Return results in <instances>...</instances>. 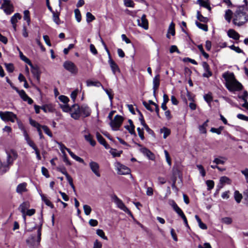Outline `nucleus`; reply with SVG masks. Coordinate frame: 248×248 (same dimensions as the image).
<instances>
[{"label":"nucleus","mask_w":248,"mask_h":248,"mask_svg":"<svg viewBox=\"0 0 248 248\" xmlns=\"http://www.w3.org/2000/svg\"><path fill=\"white\" fill-rule=\"evenodd\" d=\"M222 77L226 81V87L230 92L238 91L242 89V84L236 80L233 73L225 72L222 74Z\"/></svg>","instance_id":"obj_1"},{"label":"nucleus","mask_w":248,"mask_h":248,"mask_svg":"<svg viewBox=\"0 0 248 248\" xmlns=\"http://www.w3.org/2000/svg\"><path fill=\"white\" fill-rule=\"evenodd\" d=\"M6 153L7 155L6 162L2 163L0 161V171L3 173H5L9 170L10 166L13 164L14 161L17 157V153L13 150L6 151Z\"/></svg>","instance_id":"obj_2"},{"label":"nucleus","mask_w":248,"mask_h":248,"mask_svg":"<svg viewBox=\"0 0 248 248\" xmlns=\"http://www.w3.org/2000/svg\"><path fill=\"white\" fill-rule=\"evenodd\" d=\"M248 20V15L246 12L237 10L234 15L233 23L235 25L241 26L246 23Z\"/></svg>","instance_id":"obj_3"},{"label":"nucleus","mask_w":248,"mask_h":248,"mask_svg":"<svg viewBox=\"0 0 248 248\" xmlns=\"http://www.w3.org/2000/svg\"><path fill=\"white\" fill-rule=\"evenodd\" d=\"M111 199L116 204L118 208L124 211L130 216H132L131 211L126 207L123 201L119 199L115 194L111 196Z\"/></svg>","instance_id":"obj_4"},{"label":"nucleus","mask_w":248,"mask_h":248,"mask_svg":"<svg viewBox=\"0 0 248 248\" xmlns=\"http://www.w3.org/2000/svg\"><path fill=\"white\" fill-rule=\"evenodd\" d=\"M0 117L5 122L10 121L12 123H14L16 120H18L16 115L11 111L3 112L0 111Z\"/></svg>","instance_id":"obj_5"},{"label":"nucleus","mask_w":248,"mask_h":248,"mask_svg":"<svg viewBox=\"0 0 248 248\" xmlns=\"http://www.w3.org/2000/svg\"><path fill=\"white\" fill-rule=\"evenodd\" d=\"M123 122V118L119 115H116L113 120H111L110 125L113 130H118Z\"/></svg>","instance_id":"obj_6"},{"label":"nucleus","mask_w":248,"mask_h":248,"mask_svg":"<svg viewBox=\"0 0 248 248\" xmlns=\"http://www.w3.org/2000/svg\"><path fill=\"white\" fill-rule=\"evenodd\" d=\"M80 106L77 104H74L71 107V117L75 120H78L80 117Z\"/></svg>","instance_id":"obj_7"},{"label":"nucleus","mask_w":248,"mask_h":248,"mask_svg":"<svg viewBox=\"0 0 248 248\" xmlns=\"http://www.w3.org/2000/svg\"><path fill=\"white\" fill-rule=\"evenodd\" d=\"M114 166L117 173L120 175H126L130 172V170L127 167L121 164L119 162H115Z\"/></svg>","instance_id":"obj_8"},{"label":"nucleus","mask_w":248,"mask_h":248,"mask_svg":"<svg viewBox=\"0 0 248 248\" xmlns=\"http://www.w3.org/2000/svg\"><path fill=\"white\" fill-rule=\"evenodd\" d=\"M64 68L72 74L76 75L78 72L77 66L71 61H66L63 63Z\"/></svg>","instance_id":"obj_9"},{"label":"nucleus","mask_w":248,"mask_h":248,"mask_svg":"<svg viewBox=\"0 0 248 248\" xmlns=\"http://www.w3.org/2000/svg\"><path fill=\"white\" fill-rule=\"evenodd\" d=\"M5 13L7 15L11 14L14 11L13 6L11 4L9 0H3V2L1 5Z\"/></svg>","instance_id":"obj_10"},{"label":"nucleus","mask_w":248,"mask_h":248,"mask_svg":"<svg viewBox=\"0 0 248 248\" xmlns=\"http://www.w3.org/2000/svg\"><path fill=\"white\" fill-rule=\"evenodd\" d=\"M89 166L93 172L97 176L100 177L99 164L94 161H91L89 163Z\"/></svg>","instance_id":"obj_11"},{"label":"nucleus","mask_w":248,"mask_h":248,"mask_svg":"<svg viewBox=\"0 0 248 248\" xmlns=\"http://www.w3.org/2000/svg\"><path fill=\"white\" fill-rule=\"evenodd\" d=\"M80 117H87L91 115L92 110L91 108L86 104H82L80 106Z\"/></svg>","instance_id":"obj_12"},{"label":"nucleus","mask_w":248,"mask_h":248,"mask_svg":"<svg viewBox=\"0 0 248 248\" xmlns=\"http://www.w3.org/2000/svg\"><path fill=\"white\" fill-rule=\"evenodd\" d=\"M16 92L18 93L19 95L21 97V98L25 101H27L28 104H31L33 103V100L28 96V95L26 94V92L22 90H18L16 88H15Z\"/></svg>","instance_id":"obj_13"},{"label":"nucleus","mask_w":248,"mask_h":248,"mask_svg":"<svg viewBox=\"0 0 248 248\" xmlns=\"http://www.w3.org/2000/svg\"><path fill=\"white\" fill-rule=\"evenodd\" d=\"M109 58V60L108 61V62L110 65L112 72L114 75H116L117 72L120 73V70L117 64V63L111 58V56L110 55V57Z\"/></svg>","instance_id":"obj_14"},{"label":"nucleus","mask_w":248,"mask_h":248,"mask_svg":"<svg viewBox=\"0 0 248 248\" xmlns=\"http://www.w3.org/2000/svg\"><path fill=\"white\" fill-rule=\"evenodd\" d=\"M137 22L139 26L143 28L145 30L148 29V22L146 18L145 15H143L140 19L137 20Z\"/></svg>","instance_id":"obj_15"},{"label":"nucleus","mask_w":248,"mask_h":248,"mask_svg":"<svg viewBox=\"0 0 248 248\" xmlns=\"http://www.w3.org/2000/svg\"><path fill=\"white\" fill-rule=\"evenodd\" d=\"M202 67L204 70L202 75L203 77L208 78L212 76V72L210 71L209 65L206 62H202Z\"/></svg>","instance_id":"obj_16"},{"label":"nucleus","mask_w":248,"mask_h":248,"mask_svg":"<svg viewBox=\"0 0 248 248\" xmlns=\"http://www.w3.org/2000/svg\"><path fill=\"white\" fill-rule=\"evenodd\" d=\"M23 135L25 138V140H26L28 144L30 147H31L33 150H35L36 148H37V147L36 146L35 144L33 142V141L30 139L29 136L28 134L27 133L26 130L23 128Z\"/></svg>","instance_id":"obj_17"},{"label":"nucleus","mask_w":248,"mask_h":248,"mask_svg":"<svg viewBox=\"0 0 248 248\" xmlns=\"http://www.w3.org/2000/svg\"><path fill=\"white\" fill-rule=\"evenodd\" d=\"M27 184L23 182L18 184L16 188V192L19 194H22L23 193L27 191Z\"/></svg>","instance_id":"obj_18"},{"label":"nucleus","mask_w":248,"mask_h":248,"mask_svg":"<svg viewBox=\"0 0 248 248\" xmlns=\"http://www.w3.org/2000/svg\"><path fill=\"white\" fill-rule=\"evenodd\" d=\"M140 151L144 155H146L149 159L154 160L155 158L154 155L147 148L145 147H142L140 149Z\"/></svg>","instance_id":"obj_19"},{"label":"nucleus","mask_w":248,"mask_h":248,"mask_svg":"<svg viewBox=\"0 0 248 248\" xmlns=\"http://www.w3.org/2000/svg\"><path fill=\"white\" fill-rule=\"evenodd\" d=\"M170 205L172 207L173 209L177 213V214L180 217H182L183 215H185L182 209L177 205L176 203L174 201H171Z\"/></svg>","instance_id":"obj_20"},{"label":"nucleus","mask_w":248,"mask_h":248,"mask_svg":"<svg viewBox=\"0 0 248 248\" xmlns=\"http://www.w3.org/2000/svg\"><path fill=\"white\" fill-rule=\"evenodd\" d=\"M160 85V76L159 75H156L153 79V90L154 94H155L156 90L158 88Z\"/></svg>","instance_id":"obj_21"},{"label":"nucleus","mask_w":248,"mask_h":248,"mask_svg":"<svg viewBox=\"0 0 248 248\" xmlns=\"http://www.w3.org/2000/svg\"><path fill=\"white\" fill-rule=\"evenodd\" d=\"M227 34L230 38H232L235 40H238L240 38L239 33L233 29H230L228 31Z\"/></svg>","instance_id":"obj_22"},{"label":"nucleus","mask_w":248,"mask_h":248,"mask_svg":"<svg viewBox=\"0 0 248 248\" xmlns=\"http://www.w3.org/2000/svg\"><path fill=\"white\" fill-rule=\"evenodd\" d=\"M39 194L41 197L42 200L45 202V203L51 208H53L54 205L52 203L46 196L42 194L41 191L39 192Z\"/></svg>","instance_id":"obj_23"},{"label":"nucleus","mask_w":248,"mask_h":248,"mask_svg":"<svg viewBox=\"0 0 248 248\" xmlns=\"http://www.w3.org/2000/svg\"><path fill=\"white\" fill-rule=\"evenodd\" d=\"M129 125H125V128L126 129L131 135H135V126L133 124V122L131 120H128Z\"/></svg>","instance_id":"obj_24"},{"label":"nucleus","mask_w":248,"mask_h":248,"mask_svg":"<svg viewBox=\"0 0 248 248\" xmlns=\"http://www.w3.org/2000/svg\"><path fill=\"white\" fill-rule=\"evenodd\" d=\"M30 207V204L28 202H24L21 204L18 208V209L20 211L22 214L26 213V211L28 210Z\"/></svg>","instance_id":"obj_25"},{"label":"nucleus","mask_w":248,"mask_h":248,"mask_svg":"<svg viewBox=\"0 0 248 248\" xmlns=\"http://www.w3.org/2000/svg\"><path fill=\"white\" fill-rule=\"evenodd\" d=\"M84 138L92 146H94L95 145L96 142L93 140V136L90 133L85 135Z\"/></svg>","instance_id":"obj_26"},{"label":"nucleus","mask_w":248,"mask_h":248,"mask_svg":"<svg viewBox=\"0 0 248 248\" xmlns=\"http://www.w3.org/2000/svg\"><path fill=\"white\" fill-rule=\"evenodd\" d=\"M231 180L227 176H222L220 178L219 183L220 185L224 186L225 184H231Z\"/></svg>","instance_id":"obj_27"},{"label":"nucleus","mask_w":248,"mask_h":248,"mask_svg":"<svg viewBox=\"0 0 248 248\" xmlns=\"http://www.w3.org/2000/svg\"><path fill=\"white\" fill-rule=\"evenodd\" d=\"M226 159H227L224 157L219 156V157L215 158L213 162L217 165L224 164Z\"/></svg>","instance_id":"obj_28"},{"label":"nucleus","mask_w":248,"mask_h":248,"mask_svg":"<svg viewBox=\"0 0 248 248\" xmlns=\"http://www.w3.org/2000/svg\"><path fill=\"white\" fill-rule=\"evenodd\" d=\"M175 25L173 22H171L168 29V34L167 35V37L168 38H170V36L169 34H171L172 35H174L175 34V29H174Z\"/></svg>","instance_id":"obj_29"},{"label":"nucleus","mask_w":248,"mask_h":248,"mask_svg":"<svg viewBox=\"0 0 248 248\" xmlns=\"http://www.w3.org/2000/svg\"><path fill=\"white\" fill-rule=\"evenodd\" d=\"M18 50L19 51V57L24 62L28 64L29 65H31V61L27 58L25 56H24L23 53L20 50L19 48H17Z\"/></svg>","instance_id":"obj_30"},{"label":"nucleus","mask_w":248,"mask_h":248,"mask_svg":"<svg viewBox=\"0 0 248 248\" xmlns=\"http://www.w3.org/2000/svg\"><path fill=\"white\" fill-rule=\"evenodd\" d=\"M234 198L236 202L239 203L241 202L243 196L238 190H235L234 192Z\"/></svg>","instance_id":"obj_31"},{"label":"nucleus","mask_w":248,"mask_h":248,"mask_svg":"<svg viewBox=\"0 0 248 248\" xmlns=\"http://www.w3.org/2000/svg\"><path fill=\"white\" fill-rule=\"evenodd\" d=\"M21 18V15L19 13L15 14L13 16L11 17V22L12 24H15L16 23L18 20L20 19Z\"/></svg>","instance_id":"obj_32"},{"label":"nucleus","mask_w":248,"mask_h":248,"mask_svg":"<svg viewBox=\"0 0 248 248\" xmlns=\"http://www.w3.org/2000/svg\"><path fill=\"white\" fill-rule=\"evenodd\" d=\"M24 20L26 21L28 25H29L31 22L30 14L29 10H25L24 11Z\"/></svg>","instance_id":"obj_33"},{"label":"nucleus","mask_w":248,"mask_h":248,"mask_svg":"<svg viewBox=\"0 0 248 248\" xmlns=\"http://www.w3.org/2000/svg\"><path fill=\"white\" fill-rule=\"evenodd\" d=\"M198 2L201 6L208 9L209 10H211V7L207 1L204 0H198Z\"/></svg>","instance_id":"obj_34"},{"label":"nucleus","mask_w":248,"mask_h":248,"mask_svg":"<svg viewBox=\"0 0 248 248\" xmlns=\"http://www.w3.org/2000/svg\"><path fill=\"white\" fill-rule=\"evenodd\" d=\"M232 11L228 9L226 11L225 14V19L230 23L231 22L232 16Z\"/></svg>","instance_id":"obj_35"},{"label":"nucleus","mask_w":248,"mask_h":248,"mask_svg":"<svg viewBox=\"0 0 248 248\" xmlns=\"http://www.w3.org/2000/svg\"><path fill=\"white\" fill-rule=\"evenodd\" d=\"M31 67V72L32 74L36 77H39V72L38 67H34L33 64L31 63V65H29Z\"/></svg>","instance_id":"obj_36"},{"label":"nucleus","mask_w":248,"mask_h":248,"mask_svg":"<svg viewBox=\"0 0 248 248\" xmlns=\"http://www.w3.org/2000/svg\"><path fill=\"white\" fill-rule=\"evenodd\" d=\"M161 133H163V138L166 139L170 134V130L166 127H164L160 130Z\"/></svg>","instance_id":"obj_37"},{"label":"nucleus","mask_w":248,"mask_h":248,"mask_svg":"<svg viewBox=\"0 0 248 248\" xmlns=\"http://www.w3.org/2000/svg\"><path fill=\"white\" fill-rule=\"evenodd\" d=\"M86 84L87 86H94L99 87L101 85L100 82L98 81H93L92 80H88L86 81Z\"/></svg>","instance_id":"obj_38"},{"label":"nucleus","mask_w":248,"mask_h":248,"mask_svg":"<svg viewBox=\"0 0 248 248\" xmlns=\"http://www.w3.org/2000/svg\"><path fill=\"white\" fill-rule=\"evenodd\" d=\"M197 18L201 22L206 23L208 21V19L202 15L199 12H197Z\"/></svg>","instance_id":"obj_39"},{"label":"nucleus","mask_w":248,"mask_h":248,"mask_svg":"<svg viewBox=\"0 0 248 248\" xmlns=\"http://www.w3.org/2000/svg\"><path fill=\"white\" fill-rule=\"evenodd\" d=\"M195 23L197 26L200 29L205 31H208V27L206 24L201 23L198 21H196Z\"/></svg>","instance_id":"obj_40"},{"label":"nucleus","mask_w":248,"mask_h":248,"mask_svg":"<svg viewBox=\"0 0 248 248\" xmlns=\"http://www.w3.org/2000/svg\"><path fill=\"white\" fill-rule=\"evenodd\" d=\"M74 13L77 21L78 22H80L81 20V16L79 10L78 9H75Z\"/></svg>","instance_id":"obj_41"},{"label":"nucleus","mask_w":248,"mask_h":248,"mask_svg":"<svg viewBox=\"0 0 248 248\" xmlns=\"http://www.w3.org/2000/svg\"><path fill=\"white\" fill-rule=\"evenodd\" d=\"M30 124L32 126L36 128L37 129L38 128H41L42 126H41L38 123H37L35 120H33L31 119H30L29 120Z\"/></svg>","instance_id":"obj_42"},{"label":"nucleus","mask_w":248,"mask_h":248,"mask_svg":"<svg viewBox=\"0 0 248 248\" xmlns=\"http://www.w3.org/2000/svg\"><path fill=\"white\" fill-rule=\"evenodd\" d=\"M58 144L63 155H65V154H66L65 150L67 151V150H70L69 149L67 148L61 142H58Z\"/></svg>","instance_id":"obj_43"},{"label":"nucleus","mask_w":248,"mask_h":248,"mask_svg":"<svg viewBox=\"0 0 248 248\" xmlns=\"http://www.w3.org/2000/svg\"><path fill=\"white\" fill-rule=\"evenodd\" d=\"M95 19V16L90 12L86 13V20L88 23L91 22Z\"/></svg>","instance_id":"obj_44"},{"label":"nucleus","mask_w":248,"mask_h":248,"mask_svg":"<svg viewBox=\"0 0 248 248\" xmlns=\"http://www.w3.org/2000/svg\"><path fill=\"white\" fill-rule=\"evenodd\" d=\"M124 4L126 7L133 8L135 3L132 0H124Z\"/></svg>","instance_id":"obj_45"},{"label":"nucleus","mask_w":248,"mask_h":248,"mask_svg":"<svg viewBox=\"0 0 248 248\" xmlns=\"http://www.w3.org/2000/svg\"><path fill=\"white\" fill-rule=\"evenodd\" d=\"M196 167L198 169L202 177H204L206 175V172L203 166L202 165L198 164L196 165Z\"/></svg>","instance_id":"obj_46"},{"label":"nucleus","mask_w":248,"mask_h":248,"mask_svg":"<svg viewBox=\"0 0 248 248\" xmlns=\"http://www.w3.org/2000/svg\"><path fill=\"white\" fill-rule=\"evenodd\" d=\"M109 153L112 155L113 157L120 156L122 153V151L117 152L116 150L111 148Z\"/></svg>","instance_id":"obj_47"},{"label":"nucleus","mask_w":248,"mask_h":248,"mask_svg":"<svg viewBox=\"0 0 248 248\" xmlns=\"http://www.w3.org/2000/svg\"><path fill=\"white\" fill-rule=\"evenodd\" d=\"M103 88V90L106 92V93L108 94V95L109 97V99L110 102H111L112 101V99L113 98V94L112 93V91L111 89L108 90L107 89H104V88Z\"/></svg>","instance_id":"obj_48"},{"label":"nucleus","mask_w":248,"mask_h":248,"mask_svg":"<svg viewBox=\"0 0 248 248\" xmlns=\"http://www.w3.org/2000/svg\"><path fill=\"white\" fill-rule=\"evenodd\" d=\"M96 233L98 236L101 237L103 239L108 240L107 237L105 235V233L102 230L97 229L96 230Z\"/></svg>","instance_id":"obj_49"},{"label":"nucleus","mask_w":248,"mask_h":248,"mask_svg":"<svg viewBox=\"0 0 248 248\" xmlns=\"http://www.w3.org/2000/svg\"><path fill=\"white\" fill-rule=\"evenodd\" d=\"M223 126H220L218 128H216L212 127L210 129V131L211 132H212V133H217L218 135H219V134H221V133L222 131L223 130Z\"/></svg>","instance_id":"obj_50"},{"label":"nucleus","mask_w":248,"mask_h":248,"mask_svg":"<svg viewBox=\"0 0 248 248\" xmlns=\"http://www.w3.org/2000/svg\"><path fill=\"white\" fill-rule=\"evenodd\" d=\"M83 207L85 215L87 216L89 215L92 211L91 207L87 204L84 205Z\"/></svg>","instance_id":"obj_51"},{"label":"nucleus","mask_w":248,"mask_h":248,"mask_svg":"<svg viewBox=\"0 0 248 248\" xmlns=\"http://www.w3.org/2000/svg\"><path fill=\"white\" fill-rule=\"evenodd\" d=\"M164 152L165 154L166 161H167V163L168 164V165L170 166L171 165V158L169 154L166 150H165L164 151Z\"/></svg>","instance_id":"obj_52"},{"label":"nucleus","mask_w":248,"mask_h":248,"mask_svg":"<svg viewBox=\"0 0 248 248\" xmlns=\"http://www.w3.org/2000/svg\"><path fill=\"white\" fill-rule=\"evenodd\" d=\"M204 99L205 101L210 106V103L213 100L211 94L210 93L206 94L204 95Z\"/></svg>","instance_id":"obj_53"},{"label":"nucleus","mask_w":248,"mask_h":248,"mask_svg":"<svg viewBox=\"0 0 248 248\" xmlns=\"http://www.w3.org/2000/svg\"><path fill=\"white\" fill-rule=\"evenodd\" d=\"M60 107L63 111L65 112H70L71 107L67 104L60 105Z\"/></svg>","instance_id":"obj_54"},{"label":"nucleus","mask_w":248,"mask_h":248,"mask_svg":"<svg viewBox=\"0 0 248 248\" xmlns=\"http://www.w3.org/2000/svg\"><path fill=\"white\" fill-rule=\"evenodd\" d=\"M206 184L208 187L207 189L208 190H211L213 189L214 187V182L213 180H207L206 181Z\"/></svg>","instance_id":"obj_55"},{"label":"nucleus","mask_w":248,"mask_h":248,"mask_svg":"<svg viewBox=\"0 0 248 248\" xmlns=\"http://www.w3.org/2000/svg\"><path fill=\"white\" fill-rule=\"evenodd\" d=\"M96 138L98 142L102 145L106 142L104 138L99 133H96Z\"/></svg>","instance_id":"obj_56"},{"label":"nucleus","mask_w":248,"mask_h":248,"mask_svg":"<svg viewBox=\"0 0 248 248\" xmlns=\"http://www.w3.org/2000/svg\"><path fill=\"white\" fill-rule=\"evenodd\" d=\"M148 103L150 104V105H152L155 107V111L157 114V115L158 117H160L159 114V108L158 105L156 103H155V102L152 101V100H149Z\"/></svg>","instance_id":"obj_57"},{"label":"nucleus","mask_w":248,"mask_h":248,"mask_svg":"<svg viewBox=\"0 0 248 248\" xmlns=\"http://www.w3.org/2000/svg\"><path fill=\"white\" fill-rule=\"evenodd\" d=\"M4 65L5 66L6 70L8 72H9L10 73H12V72H13V71L14 70V65H13V64H12V63H5Z\"/></svg>","instance_id":"obj_58"},{"label":"nucleus","mask_w":248,"mask_h":248,"mask_svg":"<svg viewBox=\"0 0 248 248\" xmlns=\"http://www.w3.org/2000/svg\"><path fill=\"white\" fill-rule=\"evenodd\" d=\"M42 128H43V129L44 130L45 133L46 134H47L50 137H52V134L51 132L50 131L49 129L48 128V127L47 126L43 125V126H42Z\"/></svg>","instance_id":"obj_59"},{"label":"nucleus","mask_w":248,"mask_h":248,"mask_svg":"<svg viewBox=\"0 0 248 248\" xmlns=\"http://www.w3.org/2000/svg\"><path fill=\"white\" fill-rule=\"evenodd\" d=\"M78 93V90L76 89L74 91H73L70 95L71 99L73 100V102H75V100L76 99L77 94Z\"/></svg>","instance_id":"obj_60"},{"label":"nucleus","mask_w":248,"mask_h":248,"mask_svg":"<svg viewBox=\"0 0 248 248\" xmlns=\"http://www.w3.org/2000/svg\"><path fill=\"white\" fill-rule=\"evenodd\" d=\"M59 99L61 102H63L65 104H66L69 101V98L67 96L64 95H60L59 97Z\"/></svg>","instance_id":"obj_61"},{"label":"nucleus","mask_w":248,"mask_h":248,"mask_svg":"<svg viewBox=\"0 0 248 248\" xmlns=\"http://www.w3.org/2000/svg\"><path fill=\"white\" fill-rule=\"evenodd\" d=\"M229 47L231 49L236 52L237 53H240L243 52V50L242 49H241L238 46H235L234 45H232L230 46H229Z\"/></svg>","instance_id":"obj_62"},{"label":"nucleus","mask_w":248,"mask_h":248,"mask_svg":"<svg viewBox=\"0 0 248 248\" xmlns=\"http://www.w3.org/2000/svg\"><path fill=\"white\" fill-rule=\"evenodd\" d=\"M170 53H172L174 52H176L178 54H180V52L178 50L177 47L176 46H171L170 49Z\"/></svg>","instance_id":"obj_63"},{"label":"nucleus","mask_w":248,"mask_h":248,"mask_svg":"<svg viewBox=\"0 0 248 248\" xmlns=\"http://www.w3.org/2000/svg\"><path fill=\"white\" fill-rule=\"evenodd\" d=\"M241 172L245 176L246 182L248 183V169L246 168L241 170Z\"/></svg>","instance_id":"obj_64"}]
</instances>
